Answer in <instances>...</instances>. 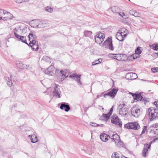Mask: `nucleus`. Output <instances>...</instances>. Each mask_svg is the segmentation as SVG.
Instances as JSON below:
<instances>
[{
  "mask_svg": "<svg viewBox=\"0 0 158 158\" xmlns=\"http://www.w3.org/2000/svg\"><path fill=\"white\" fill-rule=\"evenodd\" d=\"M57 71V69H56V71Z\"/></svg>",
  "mask_w": 158,
  "mask_h": 158,
  "instance_id": "61",
  "label": "nucleus"
},
{
  "mask_svg": "<svg viewBox=\"0 0 158 158\" xmlns=\"http://www.w3.org/2000/svg\"><path fill=\"white\" fill-rule=\"evenodd\" d=\"M38 28H42L46 27L47 23L46 21L44 20L38 19Z\"/></svg>",
  "mask_w": 158,
  "mask_h": 158,
  "instance_id": "19",
  "label": "nucleus"
},
{
  "mask_svg": "<svg viewBox=\"0 0 158 158\" xmlns=\"http://www.w3.org/2000/svg\"><path fill=\"white\" fill-rule=\"evenodd\" d=\"M63 108L64 109H70L69 104L66 102H63L61 104L60 109H63Z\"/></svg>",
  "mask_w": 158,
  "mask_h": 158,
  "instance_id": "29",
  "label": "nucleus"
},
{
  "mask_svg": "<svg viewBox=\"0 0 158 158\" xmlns=\"http://www.w3.org/2000/svg\"><path fill=\"white\" fill-rule=\"evenodd\" d=\"M102 94H101L100 95H98L97 96V98H98L100 97H102Z\"/></svg>",
  "mask_w": 158,
  "mask_h": 158,
  "instance_id": "54",
  "label": "nucleus"
},
{
  "mask_svg": "<svg viewBox=\"0 0 158 158\" xmlns=\"http://www.w3.org/2000/svg\"><path fill=\"white\" fill-rule=\"evenodd\" d=\"M105 36L103 33L100 32L98 33L95 38V42L97 44H101L104 41Z\"/></svg>",
  "mask_w": 158,
  "mask_h": 158,
  "instance_id": "7",
  "label": "nucleus"
},
{
  "mask_svg": "<svg viewBox=\"0 0 158 158\" xmlns=\"http://www.w3.org/2000/svg\"><path fill=\"white\" fill-rule=\"evenodd\" d=\"M81 75H78L76 74H73L71 75L69 77L77 81V82L78 83H79L81 85V83L80 81V80L81 79Z\"/></svg>",
  "mask_w": 158,
  "mask_h": 158,
  "instance_id": "21",
  "label": "nucleus"
},
{
  "mask_svg": "<svg viewBox=\"0 0 158 158\" xmlns=\"http://www.w3.org/2000/svg\"><path fill=\"white\" fill-rule=\"evenodd\" d=\"M118 91V89L114 88L111 91L109 92L107 94H104L103 95L104 97L106 98V96H107L113 98L116 95Z\"/></svg>",
  "mask_w": 158,
  "mask_h": 158,
  "instance_id": "11",
  "label": "nucleus"
},
{
  "mask_svg": "<svg viewBox=\"0 0 158 158\" xmlns=\"http://www.w3.org/2000/svg\"><path fill=\"white\" fill-rule=\"evenodd\" d=\"M127 59L129 60H134L132 55L128 57Z\"/></svg>",
  "mask_w": 158,
  "mask_h": 158,
  "instance_id": "50",
  "label": "nucleus"
},
{
  "mask_svg": "<svg viewBox=\"0 0 158 158\" xmlns=\"http://www.w3.org/2000/svg\"><path fill=\"white\" fill-rule=\"evenodd\" d=\"M15 18V16L12 14L6 11V12L4 15L3 20H7L9 19H12Z\"/></svg>",
  "mask_w": 158,
  "mask_h": 158,
  "instance_id": "15",
  "label": "nucleus"
},
{
  "mask_svg": "<svg viewBox=\"0 0 158 158\" xmlns=\"http://www.w3.org/2000/svg\"><path fill=\"white\" fill-rule=\"evenodd\" d=\"M84 151H85V152L86 153H89V155H90L91 153H89L88 151H85V150H84Z\"/></svg>",
  "mask_w": 158,
  "mask_h": 158,
  "instance_id": "55",
  "label": "nucleus"
},
{
  "mask_svg": "<svg viewBox=\"0 0 158 158\" xmlns=\"http://www.w3.org/2000/svg\"><path fill=\"white\" fill-rule=\"evenodd\" d=\"M135 52L137 54L140 55L139 54L141 53V51L140 49V48L139 47H138L135 50Z\"/></svg>",
  "mask_w": 158,
  "mask_h": 158,
  "instance_id": "40",
  "label": "nucleus"
},
{
  "mask_svg": "<svg viewBox=\"0 0 158 158\" xmlns=\"http://www.w3.org/2000/svg\"><path fill=\"white\" fill-rule=\"evenodd\" d=\"M7 41L8 42H9V40H7Z\"/></svg>",
  "mask_w": 158,
  "mask_h": 158,
  "instance_id": "59",
  "label": "nucleus"
},
{
  "mask_svg": "<svg viewBox=\"0 0 158 158\" xmlns=\"http://www.w3.org/2000/svg\"><path fill=\"white\" fill-rule=\"evenodd\" d=\"M29 1V0H19V1L16 0V2L19 3L21 2L22 1H23L24 2H28Z\"/></svg>",
  "mask_w": 158,
  "mask_h": 158,
  "instance_id": "51",
  "label": "nucleus"
},
{
  "mask_svg": "<svg viewBox=\"0 0 158 158\" xmlns=\"http://www.w3.org/2000/svg\"><path fill=\"white\" fill-rule=\"evenodd\" d=\"M133 56V59H136L138 58H139L140 57V55L139 54H137L136 53L132 55Z\"/></svg>",
  "mask_w": 158,
  "mask_h": 158,
  "instance_id": "43",
  "label": "nucleus"
},
{
  "mask_svg": "<svg viewBox=\"0 0 158 158\" xmlns=\"http://www.w3.org/2000/svg\"><path fill=\"white\" fill-rule=\"evenodd\" d=\"M6 12V11L0 9V20H3L4 15Z\"/></svg>",
  "mask_w": 158,
  "mask_h": 158,
  "instance_id": "32",
  "label": "nucleus"
},
{
  "mask_svg": "<svg viewBox=\"0 0 158 158\" xmlns=\"http://www.w3.org/2000/svg\"><path fill=\"white\" fill-rule=\"evenodd\" d=\"M151 130L153 131L154 134L157 135L158 134V123L153 124L151 126Z\"/></svg>",
  "mask_w": 158,
  "mask_h": 158,
  "instance_id": "22",
  "label": "nucleus"
},
{
  "mask_svg": "<svg viewBox=\"0 0 158 158\" xmlns=\"http://www.w3.org/2000/svg\"><path fill=\"white\" fill-rule=\"evenodd\" d=\"M11 77L12 76H10V78L9 77H6V80L7 81V84L10 87H11L13 85L11 80Z\"/></svg>",
  "mask_w": 158,
  "mask_h": 158,
  "instance_id": "30",
  "label": "nucleus"
},
{
  "mask_svg": "<svg viewBox=\"0 0 158 158\" xmlns=\"http://www.w3.org/2000/svg\"><path fill=\"white\" fill-rule=\"evenodd\" d=\"M58 85L56 84L54 85V88L53 91V95L54 96L60 98V89L58 88Z\"/></svg>",
  "mask_w": 158,
  "mask_h": 158,
  "instance_id": "12",
  "label": "nucleus"
},
{
  "mask_svg": "<svg viewBox=\"0 0 158 158\" xmlns=\"http://www.w3.org/2000/svg\"><path fill=\"white\" fill-rule=\"evenodd\" d=\"M153 73H156L158 72V68H153L151 69Z\"/></svg>",
  "mask_w": 158,
  "mask_h": 158,
  "instance_id": "46",
  "label": "nucleus"
},
{
  "mask_svg": "<svg viewBox=\"0 0 158 158\" xmlns=\"http://www.w3.org/2000/svg\"><path fill=\"white\" fill-rule=\"evenodd\" d=\"M115 55L116 54H109L108 56L110 58L115 59Z\"/></svg>",
  "mask_w": 158,
  "mask_h": 158,
  "instance_id": "44",
  "label": "nucleus"
},
{
  "mask_svg": "<svg viewBox=\"0 0 158 158\" xmlns=\"http://www.w3.org/2000/svg\"><path fill=\"white\" fill-rule=\"evenodd\" d=\"M101 139L103 142H106L110 138V136L105 133L102 134L100 136Z\"/></svg>",
  "mask_w": 158,
  "mask_h": 158,
  "instance_id": "23",
  "label": "nucleus"
},
{
  "mask_svg": "<svg viewBox=\"0 0 158 158\" xmlns=\"http://www.w3.org/2000/svg\"><path fill=\"white\" fill-rule=\"evenodd\" d=\"M124 127L128 129L136 130H138L140 128L139 125L136 122L128 123L124 125Z\"/></svg>",
  "mask_w": 158,
  "mask_h": 158,
  "instance_id": "3",
  "label": "nucleus"
},
{
  "mask_svg": "<svg viewBox=\"0 0 158 158\" xmlns=\"http://www.w3.org/2000/svg\"><path fill=\"white\" fill-rule=\"evenodd\" d=\"M23 65L24 66V67H20L19 68L20 69H24V68H26V69H30L31 68V67H30L29 66V65H28L27 66L26 65V67L25 68V65Z\"/></svg>",
  "mask_w": 158,
  "mask_h": 158,
  "instance_id": "49",
  "label": "nucleus"
},
{
  "mask_svg": "<svg viewBox=\"0 0 158 158\" xmlns=\"http://www.w3.org/2000/svg\"><path fill=\"white\" fill-rule=\"evenodd\" d=\"M84 36L85 37H88L91 39H93V35L92 31L86 30L84 31Z\"/></svg>",
  "mask_w": 158,
  "mask_h": 158,
  "instance_id": "26",
  "label": "nucleus"
},
{
  "mask_svg": "<svg viewBox=\"0 0 158 158\" xmlns=\"http://www.w3.org/2000/svg\"><path fill=\"white\" fill-rule=\"evenodd\" d=\"M15 36L16 37L19 41H21L22 42L25 43L27 44L26 39L25 37L19 35L18 33L15 32Z\"/></svg>",
  "mask_w": 158,
  "mask_h": 158,
  "instance_id": "18",
  "label": "nucleus"
},
{
  "mask_svg": "<svg viewBox=\"0 0 158 158\" xmlns=\"http://www.w3.org/2000/svg\"><path fill=\"white\" fill-rule=\"evenodd\" d=\"M110 9L113 12L115 13H118L119 16H121L124 19H125L128 18L127 16L125 15L124 13L120 12V8L117 6H113Z\"/></svg>",
  "mask_w": 158,
  "mask_h": 158,
  "instance_id": "5",
  "label": "nucleus"
},
{
  "mask_svg": "<svg viewBox=\"0 0 158 158\" xmlns=\"http://www.w3.org/2000/svg\"><path fill=\"white\" fill-rule=\"evenodd\" d=\"M156 141H158V138H156L154 139L153 140L150 142L148 145H150V147L151 146V144L152 143H154Z\"/></svg>",
  "mask_w": 158,
  "mask_h": 158,
  "instance_id": "45",
  "label": "nucleus"
},
{
  "mask_svg": "<svg viewBox=\"0 0 158 158\" xmlns=\"http://www.w3.org/2000/svg\"><path fill=\"white\" fill-rule=\"evenodd\" d=\"M111 139L112 141H114L115 143L117 142V141H119L120 140L119 136L116 134H114L111 137Z\"/></svg>",
  "mask_w": 158,
  "mask_h": 158,
  "instance_id": "25",
  "label": "nucleus"
},
{
  "mask_svg": "<svg viewBox=\"0 0 158 158\" xmlns=\"http://www.w3.org/2000/svg\"><path fill=\"white\" fill-rule=\"evenodd\" d=\"M112 158H119V156L118 154H116V153H114L112 155Z\"/></svg>",
  "mask_w": 158,
  "mask_h": 158,
  "instance_id": "41",
  "label": "nucleus"
},
{
  "mask_svg": "<svg viewBox=\"0 0 158 158\" xmlns=\"http://www.w3.org/2000/svg\"><path fill=\"white\" fill-rule=\"evenodd\" d=\"M111 121L112 123L118 125L120 127L122 126L121 122L120 121L116 115H113L111 117Z\"/></svg>",
  "mask_w": 158,
  "mask_h": 158,
  "instance_id": "8",
  "label": "nucleus"
},
{
  "mask_svg": "<svg viewBox=\"0 0 158 158\" xmlns=\"http://www.w3.org/2000/svg\"><path fill=\"white\" fill-rule=\"evenodd\" d=\"M27 30V28L25 26L21 27L17 29H15L14 33L16 32L19 35L20 34H24L26 33Z\"/></svg>",
  "mask_w": 158,
  "mask_h": 158,
  "instance_id": "9",
  "label": "nucleus"
},
{
  "mask_svg": "<svg viewBox=\"0 0 158 158\" xmlns=\"http://www.w3.org/2000/svg\"><path fill=\"white\" fill-rule=\"evenodd\" d=\"M44 10L46 11L49 13H51L53 10V9L49 6H47L44 8Z\"/></svg>",
  "mask_w": 158,
  "mask_h": 158,
  "instance_id": "33",
  "label": "nucleus"
},
{
  "mask_svg": "<svg viewBox=\"0 0 158 158\" xmlns=\"http://www.w3.org/2000/svg\"><path fill=\"white\" fill-rule=\"evenodd\" d=\"M102 61V59H99L97 60H95L92 63V65H96L100 63H101V61Z\"/></svg>",
  "mask_w": 158,
  "mask_h": 158,
  "instance_id": "36",
  "label": "nucleus"
},
{
  "mask_svg": "<svg viewBox=\"0 0 158 158\" xmlns=\"http://www.w3.org/2000/svg\"><path fill=\"white\" fill-rule=\"evenodd\" d=\"M133 15L135 17H139L141 15L139 12L135 11Z\"/></svg>",
  "mask_w": 158,
  "mask_h": 158,
  "instance_id": "42",
  "label": "nucleus"
},
{
  "mask_svg": "<svg viewBox=\"0 0 158 158\" xmlns=\"http://www.w3.org/2000/svg\"><path fill=\"white\" fill-rule=\"evenodd\" d=\"M125 106L126 105L124 103H122L118 105V109H122L123 108H124V109H125Z\"/></svg>",
  "mask_w": 158,
  "mask_h": 158,
  "instance_id": "39",
  "label": "nucleus"
},
{
  "mask_svg": "<svg viewBox=\"0 0 158 158\" xmlns=\"http://www.w3.org/2000/svg\"><path fill=\"white\" fill-rule=\"evenodd\" d=\"M135 10H131L129 11V14L131 15H133Z\"/></svg>",
  "mask_w": 158,
  "mask_h": 158,
  "instance_id": "47",
  "label": "nucleus"
},
{
  "mask_svg": "<svg viewBox=\"0 0 158 158\" xmlns=\"http://www.w3.org/2000/svg\"><path fill=\"white\" fill-rule=\"evenodd\" d=\"M38 19L33 20L31 22L30 25L34 28H38Z\"/></svg>",
  "mask_w": 158,
  "mask_h": 158,
  "instance_id": "27",
  "label": "nucleus"
},
{
  "mask_svg": "<svg viewBox=\"0 0 158 158\" xmlns=\"http://www.w3.org/2000/svg\"><path fill=\"white\" fill-rule=\"evenodd\" d=\"M20 65H22V63H21V64L20 63Z\"/></svg>",
  "mask_w": 158,
  "mask_h": 158,
  "instance_id": "60",
  "label": "nucleus"
},
{
  "mask_svg": "<svg viewBox=\"0 0 158 158\" xmlns=\"http://www.w3.org/2000/svg\"><path fill=\"white\" fill-rule=\"evenodd\" d=\"M90 125L93 127H96V126H101V127H103L104 126L103 124H101V125H99L97 124L96 123H90Z\"/></svg>",
  "mask_w": 158,
  "mask_h": 158,
  "instance_id": "38",
  "label": "nucleus"
},
{
  "mask_svg": "<svg viewBox=\"0 0 158 158\" xmlns=\"http://www.w3.org/2000/svg\"><path fill=\"white\" fill-rule=\"evenodd\" d=\"M54 66L53 65H51L47 69L44 70V72L46 74L50 76H52L53 74V71L54 70Z\"/></svg>",
  "mask_w": 158,
  "mask_h": 158,
  "instance_id": "10",
  "label": "nucleus"
},
{
  "mask_svg": "<svg viewBox=\"0 0 158 158\" xmlns=\"http://www.w3.org/2000/svg\"><path fill=\"white\" fill-rule=\"evenodd\" d=\"M102 46L112 51L114 50V47L113 46L112 40L109 38L103 43Z\"/></svg>",
  "mask_w": 158,
  "mask_h": 158,
  "instance_id": "6",
  "label": "nucleus"
},
{
  "mask_svg": "<svg viewBox=\"0 0 158 158\" xmlns=\"http://www.w3.org/2000/svg\"><path fill=\"white\" fill-rule=\"evenodd\" d=\"M115 143L116 145L119 148L121 147L123 145V143L120 141V140L119 141H117V142Z\"/></svg>",
  "mask_w": 158,
  "mask_h": 158,
  "instance_id": "34",
  "label": "nucleus"
},
{
  "mask_svg": "<svg viewBox=\"0 0 158 158\" xmlns=\"http://www.w3.org/2000/svg\"><path fill=\"white\" fill-rule=\"evenodd\" d=\"M153 104L154 105L156 106V108H158V100L155 102Z\"/></svg>",
  "mask_w": 158,
  "mask_h": 158,
  "instance_id": "52",
  "label": "nucleus"
},
{
  "mask_svg": "<svg viewBox=\"0 0 158 158\" xmlns=\"http://www.w3.org/2000/svg\"><path fill=\"white\" fill-rule=\"evenodd\" d=\"M127 59V56L125 54H116L115 59L118 61H124Z\"/></svg>",
  "mask_w": 158,
  "mask_h": 158,
  "instance_id": "14",
  "label": "nucleus"
},
{
  "mask_svg": "<svg viewBox=\"0 0 158 158\" xmlns=\"http://www.w3.org/2000/svg\"><path fill=\"white\" fill-rule=\"evenodd\" d=\"M43 60L46 62L50 63L51 62L50 58L48 56H44L43 57Z\"/></svg>",
  "mask_w": 158,
  "mask_h": 158,
  "instance_id": "35",
  "label": "nucleus"
},
{
  "mask_svg": "<svg viewBox=\"0 0 158 158\" xmlns=\"http://www.w3.org/2000/svg\"><path fill=\"white\" fill-rule=\"evenodd\" d=\"M28 137L30 139L32 143H35L38 141L37 137L35 135H29Z\"/></svg>",
  "mask_w": 158,
  "mask_h": 158,
  "instance_id": "28",
  "label": "nucleus"
},
{
  "mask_svg": "<svg viewBox=\"0 0 158 158\" xmlns=\"http://www.w3.org/2000/svg\"><path fill=\"white\" fill-rule=\"evenodd\" d=\"M113 109H110L109 112L107 114H103L100 118V119L102 120L106 121L109 119L110 115L112 114Z\"/></svg>",
  "mask_w": 158,
  "mask_h": 158,
  "instance_id": "13",
  "label": "nucleus"
},
{
  "mask_svg": "<svg viewBox=\"0 0 158 158\" xmlns=\"http://www.w3.org/2000/svg\"><path fill=\"white\" fill-rule=\"evenodd\" d=\"M70 109H64L65 111L66 112H68Z\"/></svg>",
  "mask_w": 158,
  "mask_h": 158,
  "instance_id": "56",
  "label": "nucleus"
},
{
  "mask_svg": "<svg viewBox=\"0 0 158 158\" xmlns=\"http://www.w3.org/2000/svg\"><path fill=\"white\" fill-rule=\"evenodd\" d=\"M148 113L151 120L158 118V109H148Z\"/></svg>",
  "mask_w": 158,
  "mask_h": 158,
  "instance_id": "4",
  "label": "nucleus"
},
{
  "mask_svg": "<svg viewBox=\"0 0 158 158\" xmlns=\"http://www.w3.org/2000/svg\"><path fill=\"white\" fill-rule=\"evenodd\" d=\"M137 77V74L133 73H129L126 74V77L128 79L134 80Z\"/></svg>",
  "mask_w": 158,
  "mask_h": 158,
  "instance_id": "17",
  "label": "nucleus"
},
{
  "mask_svg": "<svg viewBox=\"0 0 158 158\" xmlns=\"http://www.w3.org/2000/svg\"><path fill=\"white\" fill-rule=\"evenodd\" d=\"M146 127H144V128L143 129V130L142 131L141 134H143L144 133H145L146 131Z\"/></svg>",
  "mask_w": 158,
  "mask_h": 158,
  "instance_id": "53",
  "label": "nucleus"
},
{
  "mask_svg": "<svg viewBox=\"0 0 158 158\" xmlns=\"http://www.w3.org/2000/svg\"><path fill=\"white\" fill-rule=\"evenodd\" d=\"M150 47L154 50H157L158 49V44H155L152 45H150Z\"/></svg>",
  "mask_w": 158,
  "mask_h": 158,
  "instance_id": "37",
  "label": "nucleus"
},
{
  "mask_svg": "<svg viewBox=\"0 0 158 158\" xmlns=\"http://www.w3.org/2000/svg\"><path fill=\"white\" fill-rule=\"evenodd\" d=\"M143 100H142L143 101H144V103L145 104L147 102H149V100L147 98H143Z\"/></svg>",
  "mask_w": 158,
  "mask_h": 158,
  "instance_id": "48",
  "label": "nucleus"
},
{
  "mask_svg": "<svg viewBox=\"0 0 158 158\" xmlns=\"http://www.w3.org/2000/svg\"><path fill=\"white\" fill-rule=\"evenodd\" d=\"M113 106L110 109H113Z\"/></svg>",
  "mask_w": 158,
  "mask_h": 158,
  "instance_id": "57",
  "label": "nucleus"
},
{
  "mask_svg": "<svg viewBox=\"0 0 158 158\" xmlns=\"http://www.w3.org/2000/svg\"><path fill=\"white\" fill-rule=\"evenodd\" d=\"M127 30L125 28L120 29L116 34V39L120 41H123L127 36Z\"/></svg>",
  "mask_w": 158,
  "mask_h": 158,
  "instance_id": "2",
  "label": "nucleus"
},
{
  "mask_svg": "<svg viewBox=\"0 0 158 158\" xmlns=\"http://www.w3.org/2000/svg\"><path fill=\"white\" fill-rule=\"evenodd\" d=\"M30 43L29 45L33 51H37L39 49L38 42L36 41V36L35 34L30 33L28 36Z\"/></svg>",
  "mask_w": 158,
  "mask_h": 158,
  "instance_id": "1",
  "label": "nucleus"
},
{
  "mask_svg": "<svg viewBox=\"0 0 158 158\" xmlns=\"http://www.w3.org/2000/svg\"><path fill=\"white\" fill-rule=\"evenodd\" d=\"M129 94L132 95L135 102H136L137 101H140L142 100L143 98L141 95V93H140L139 94H135L130 92Z\"/></svg>",
  "mask_w": 158,
  "mask_h": 158,
  "instance_id": "16",
  "label": "nucleus"
},
{
  "mask_svg": "<svg viewBox=\"0 0 158 158\" xmlns=\"http://www.w3.org/2000/svg\"><path fill=\"white\" fill-rule=\"evenodd\" d=\"M119 110V114L121 115H126L128 113V111L126 109Z\"/></svg>",
  "mask_w": 158,
  "mask_h": 158,
  "instance_id": "31",
  "label": "nucleus"
},
{
  "mask_svg": "<svg viewBox=\"0 0 158 158\" xmlns=\"http://www.w3.org/2000/svg\"><path fill=\"white\" fill-rule=\"evenodd\" d=\"M131 112L132 115L135 117H138L140 114V109H131Z\"/></svg>",
  "mask_w": 158,
  "mask_h": 158,
  "instance_id": "24",
  "label": "nucleus"
},
{
  "mask_svg": "<svg viewBox=\"0 0 158 158\" xmlns=\"http://www.w3.org/2000/svg\"><path fill=\"white\" fill-rule=\"evenodd\" d=\"M150 145H148V143L145 144L144 145V148L143 150L142 154V156L145 157L146 156V154L148 153V149H150Z\"/></svg>",
  "mask_w": 158,
  "mask_h": 158,
  "instance_id": "20",
  "label": "nucleus"
},
{
  "mask_svg": "<svg viewBox=\"0 0 158 158\" xmlns=\"http://www.w3.org/2000/svg\"><path fill=\"white\" fill-rule=\"evenodd\" d=\"M60 73H61V74H62L61 71H60Z\"/></svg>",
  "mask_w": 158,
  "mask_h": 158,
  "instance_id": "58",
  "label": "nucleus"
}]
</instances>
